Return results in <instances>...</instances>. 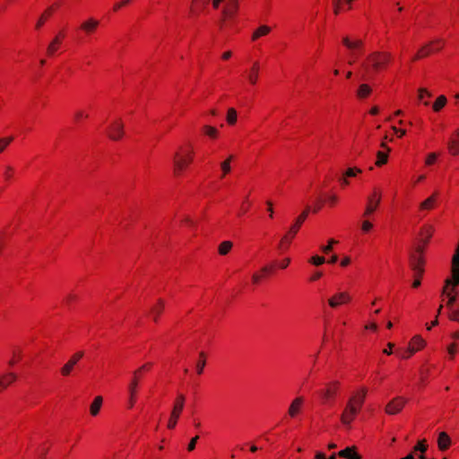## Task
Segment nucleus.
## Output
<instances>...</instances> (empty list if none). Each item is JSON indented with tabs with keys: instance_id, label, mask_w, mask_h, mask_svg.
<instances>
[{
	"instance_id": "30",
	"label": "nucleus",
	"mask_w": 459,
	"mask_h": 459,
	"mask_svg": "<svg viewBox=\"0 0 459 459\" xmlns=\"http://www.w3.org/2000/svg\"><path fill=\"white\" fill-rule=\"evenodd\" d=\"M295 236H292L291 233H290V230L287 232V234H285L281 239V242L279 244V248L280 249H284V248H287L288 245L290 243L291 239L294 238Z\"/></svg>"
},
{
	"instance_id": "11",
	"label": "nucleus",
	"mask_w": 459,
	"mask_h": 459,
	"mask_svg": "<svg viewBox=\"0 0 459 459\" xmlns=\"http://www.w3.org/2000/svg\"><path fill=\"white\" fill-rule=\"evenodd\" d=\"M124 134V125L120 120L113 122L108 128V135L111 140L117 141Z\"/></svg>"
},
{
	"instance_id": "43",
	"label": "nucleus",
	"mask_w": 459,
	"mask_h": 459,
	"mask_svg": "<svg viewBox=\"0 0 459 459\" xmlns=\"http://www.w3.org/2000/svg\"><path fill=\"white\" fill-rule=\"evenodd\" d=\"M13 137L0 138V153L12 143Z\"/></svg>"
},
{
	"instance_id": "18",
	"label": "nucleus",
	"mask_w": 459,
	"mask_h": 459,
	"mask_svg": "<svg viewBox=\"0 0 459 459\" xmlns=\"http://www.w3.org/2000/svg\"><path fill=\"white\" fill-rule=\"evenodd\" d=\"M302 404H303L302 397L295 398L289 407V410H288L289 415L291 418H295L298 415V413L300 411Z\"/></svg>"
},
{
	"instance_id": "46",
	"label": "nucleus",
	"mask_w": 459,
	"mask_h": 459,
	"mask_svg": "<svg viewBox=\"0 0 459 459\" xmlns=\"http://www.w3.org/2000/svg\"><path fill=\"white\" fill-rule=\"evenodd\" d=\"M309 262L312 263L313 264L318 266V265L323 264L325 262V259L323 256L314 255L310 258Z\"/></svg>"
},
{
	"instance_id": "25",
	"label": "nucleus",
	"mask_w": 459,
	"mask_h": 459,
	"mask_svg": "<svg viewBox=\"0 0 459 459\" xmlns=\"http://www.w3.org/2000/svg\"><path fill=\"white\" fill-rule=\"evenodd\" d=\"M437 193H434L432 195H430L425 201L420 203V210H431L435 205V203L437 201Z\"/></svg>"
},
{
	"instance_id": "63",
	"label": "nucleus",
	"mask_w": 459,
	"mask_h": 459,
	"mask_svg": "<svg viewBox=\"0 0 459 459\" xmlns=\"http://www.w3.org/2000/svg\"><path fill=\"white\" fill-rule=\"evenodd\" d=\"M76 299H77L76 295H74V294H69V295L66 297L65 301H66V303H68V304H69L70 302H72L73 300H75Z\"/></svg>"
},
{
	"instance_id": "20",
	"label": "nucleus",
	"mask_w": 459,
	"mask_h": 459,
	"mask_svg": "<svg viewBox=\"0 0 459 459\" xmlns=\"http://www.w3.org/2000/svg\"><path fill=\"white\" fill-rule=\"evenodd\" d=\"M17 376L14 373H7L0 376V392L5 389L9 385L14 382Z\"/></svg>"
},
{
	"instance_id": "10",
	"label": "nucleus",
	"mask_w": 459,
	"mask_h": 459,
	"mask_svg": "<svg viewBox=\"0 0 459 459\" xmlns=\"http://www.w3.org/2000/svg\"><path fill=\"white\" fill-rule=\"evenodd\" d=\"M339 387V382L334 381L327 385L326 388L321 390L319 394L324 403H330L337 393Z\"/></svg>"
},
{
	"instance_id": "23",
	"label": "nucleus",
	"mask_w": 459,
	"mask_h": 459,
	"mask_svg": "<svg viewBox=\"0 0 459 459\" xmlns=\"http://www.w3.org/2000/svg\"><path fill=\"white\" fill-rule=\"evenodd\" d=\"M259 74V64L258 62H255L249 73L247 74V80L251 84H255L257 82Z\"/></svg>"
},
{
	"instance_id": "58",
	"label": "nucleus",
	"mask_w": 459,
	"mask_h": 459,
	"mask_svg": "<svg viewBox=\"0 0 459 459\" xmlns=\"http://www.w3.org/2000/svg\"><path fill=\"white\" fill-rule=\"evenodd\" d=\"M393 347H394V343L389 342V343L387 344V349H385V350L383 351V352H384L385 354H386V355H391V354L393 353V351H392Z\"/></svg>"
},
{
	"instance_id": "36",
	"label": "nucleus",
	"mask_w": 459,
	"mask_h": 459,
	"mask_svg": "<svg viewBox=\"0 0 459 459\" xmlns=\"http://www.w3.org/2000/svg\"><path fill=\"white\" fill-rule=\"evenodd\" d=\"M200 360L196 363V372L201 375L204 372V368L205 367V354L204 352H200Z\"/></svg>"
},
{
	"instance_id": "60",
	"label": "nucleus",
	"mask_w": 459,
	"mask_h": 459,
	"mask_svg": "<svg viewBox=\"0 0 459 459\" xmlns=\"http://www.w3.org/2000/svg\"><path fill=\"white\" fill-rule=\"evenodd\" d=\"M290 258H285L281 264H280V267L281 269H285L288 267V265L290 264Z\"/></svg>"
},
{
	"instance_id": "64",
	"label": "nucleus",
	"mask_w": 459,
	"mask_h": 459,
	"mask_svg": "<svg viewBox=\"0 0 459 459\" xmlns=\"http://www.w3.org/2000/svg\"><path fill=\"white\" fill-rule=\"evenodd\" d=\"M322 277V273L321 272H316V273H314L312 275V277L310 278L311 281H316L318 280L319 278Z\"/></svg>"
},
{
	"instance_id": "19",
	"label": "nucleus",
	"mask_w": 459,
	"mask_h": 459,
	"mask_svg": "<svg viewBox=\"0 0 459 459\" xmlns=\"http://www.w3.org/2000/svg\"><path fill=\"white\" fill-rule=\"evenodd\" d=\"M98 26H99V21H97L93 18H90V19L84 21L81 24V29L82 30H84L86 33L90 34V33L93 32L97 29Z\"/></svg>"
},
{
	"instance_id": "51",
	"label": "nucleus",
	"mask_w": 459,
	"mask_h": 459,
	"mask_svg": "<svg viewBox=\"0 0 459 459\" xmlns=\"http://www.w3.org/2000/svg\"><path fill=\"white\" fill-rule=\"evenodd\" d=\"M198 439H199V436H195L193 438H191V440L187 446V450L189 452H192L195 450Z\"/></svg>"
},
{
	"instance_id": "6",
	"label": "nucleus",
	"mask_w": 459,
	"mask_h": 459,
	"mask_svg": "<svg viewBox=\"0 0 459 459\" xmlns=\"http://www.w3.org/2000/svg\"><path fill=\"white\" fill-rule=\"evenodd\" d=\"M186 397L184 394H179L177 396L176 402L174 403L169 422H168V428L169 429H174L178 423V420L184 409Z\"/></svg>"
},
{
	"instance_id": "50",
	"label": "nucleus",
	"mask_w": 459,
	"mask_h": 459,
	"mask_svg": "<svg viewBox=\"0 0 459 459\" xmlns=\"http://www.w3.org/2000/svg\"><path fill=\"white\" fill-rule=\"evenodd\" d=\"M13 172H14V169L13 167L6 166L5 171L4 173V177L5 180L9 181L12 178Z\"/></svg>"
},
{
	"instance_id": "31",
	"label": "nucleus",
	"mask_w": 459,
	"mask_h": 459,
	"mask_svg": "<svg viewBox=\"0 0 459 459\" xmlns=\"http://www.w3.org/2000/svg\"><path fill=\"white\" fill-rule=\"evenodd\" d=\"M163 308H164V302L161 299H160L158 301V305L156 307H153L152 308L151 312L153 316V320L155 322L157 321L158 316L162 312Z\"/></svg>"
},
{
	"instance_id": "38",
	"label": "nucleus",
	"mask_w": 459,
	"mask_h": 459,
	"mask_svg": "<svg viewBox=\"0 0 459 459\" xmlns=\"http://www.w3.org/2000/svg\"><path fill=\"white\" fill-rule=\"evenodd\" d=\"M417 351V349L414 347V346H411L410 345L408 347L407 350H405L404 351H396V353L402 358V359H408L409 357H411L415 351Z\"/></svg>"
},
{
	"instance_id": "57",
	"label": "nucleus",
	"mask_w": 459,
	"mask_h": 459,
	"mask_svg": "<svg viewBox=\"0 0 459 459\" xmlns=\"http://www.w3.org/2000/svg\"><path fill=\"white\" fill-rule=\"evenodd\" d=\"M431 43L432 44L435 43V44L437 45V48L432 49V51H438V50H440L443 48V45H444V43H443V41L441 39H437V40H435V41H433Z\"/></svg>"
},
{
	"instance_id": "59",
	"label": "nucleus",
	"mask_w": 459,
	"mask_h": 459,
	"mask_svg": "<svg viewBox=\"0 0 459 459\" xmlns=\"http://www.w3.org/2000/svg\"><path fill=\"white\" fill-rule=\"evenodd\" d=\"M261 275L257 274V273H254L252 275V281L254 284H258L261 281Z\"/></svg>"
},
{
	"instance_id": "21",
	"label": "nucleus",
	"mask_w": 459,
	"mask_h": 459,
	"mask_svg": "<svg viewBox=\"0 0 459 459\" xmlns=\"http://www.w3.org/2000/svg\"><path fill=\"white\" fill-rule=\"evenodd\" d=\"M453 275L455 283H459V244L453 256Z\"/></svg>"
},
{
	"instance_id": "56",
	"label": "nucleus",
	"mask_w": 459,
	"mask_h": 459,
	"mask_svg": "<svg viewBox=\"0 0 459 459\" xmlns=\"http://www.w3.org/2000/svg\"><path fill=\"white\" fill-rule=\"evenodd\" d=\"M351 449V447H346L345 449L341 450V451L338 453V455H339V456H341V457H343V458L347 459L348 455L350 454Z\"/></svg>"
},
{
	"instance_id": "14",
	"label": "nucleus",
	"mask_w": 459,
	"mask_h": 459,
	"mask_svg": "<svg viewBox=\"0 0 459 459\" xmlns=\"http://www.w3.org/2000/svg\"><path fill=\"white\" fill-rule=\"evenodd\" d=\"M447 149L450 154L456 156L459 154V128L454 133L447 142Z\"/></svg>"
},
{
	"instance_id": "53",
	"label": "nucleus",
	"mask_w": 459,
	"mask_h": 459,
	"mask_svg": "<svg viewBox=\"0 0 459 459\" xmlns=\"http://www.w3.org/2000/svg\"><path fill=\"white\" fill-rule=\"evenodd\" d=\"M347 459H360V455L355 451L354 447H351Z\"/></svg>"
},
{
	"instance_id": "24",
	"label": "nucleus",
	"mask_w": 459,
	"mask_h": 459,
	"mask_svg": "<svg viewBox=\"0 0 459 459\" xmlns=\"http://www.w3.org/2000/svg\"><path fill=\"white\" fill-rule=\"evenodd\" d=\"M103 399L101 396H96L90 406V412L92 416H97L100 411Z\"/></svg>"
},
{
	"instance_id": "26",
	"label": "nucleus",
	"mask_w": 459,
	"mask_h": 459,
	"mask_svg": "<svg viewBox=\"0 0 459 459\" xmlns=\"http://www.w3.org/2000/svg\"><path fill=\"white\" fill-rule=\"evenodd\" d=\"M271 28L267 25L259 26L252 34V40H256L262 36H265L270 33Z\"/></svg>"
},
{
	"instance_id": "7",
	"label": "nucleus",
	"mask_w": 459,
	"mask_h": 459,
	"mask_svg": "<svg viewBox=\"0 0 459 459\" xmlns=\"http://www.w3.org/2000/svg\"><path fill=\"white\" fill-rule=\"evenodd\" d=\"M193 160V152H188L186 154L176 152L174 156V173L179 175L185 168Z\"/></svg>"
},
{
	"instance_id": "15",
	"label": "nucleus",
	"mask_w": 459,
	"mask_h": 459,
	"mask_svg": "<svg viewBox=\"0 0 459 459\" xmlns=\"http://www.w3.org/2000/svg\"><path fill=\"white\" fill-rule=\"evenodd\" d=\"M64 38L65 34L63 32H59L54 37L47 48V54L48 56H53L57 51L59 46L62 44Z\"/></svg>"
},
{
	"instance_id": "32",
	"label": "nucleus",
	"mask_w": 459,
	"mask_h": 459,
	"mask_svg": "<svg viewBox=\"0 0 459 459\" xmlns=\"http://www.w3.org/2000/svg\"><path fill=\"white\" fill-rule=\"evenodd\" d=\"M432 233H433V228L430 226L425 227L421 230L420 235H421L422 241L424 242V244L428 243L429 239L432 236Z\"/></svg>"
},
{
	"instance_id": "34",
	"label": "nucleus",
	"mask_w": 459,
	"mask_h": 459,
	"mask_svg": "<svg viewBox=\"0 0 459 459\" xmlns=\"http://www.w3.org/2000/svg\"><path fill=\"white\" fill-rule=\"evenodd\" d=\"M233 156L230 155L226 160L222 161L221 163V168L222 170V177L230 173L231 167H230V161L232 160Z\"/></svg>"
},
{
	"instance_id": "5",
	"label": "nucleus",
	"mask_w": 459,
	"mask_h": 459,
	"mask_svg": "<svg viewBox=\"0 0 459 459\" xmlns=\"http://www.w3.org/2000/svg\"><path fill=\"white\" fill-rule=\"evenodd\" d=\"M451 273H453V267L451 268ZM458 285L459 283H455L453 274L451 279L446 280L443 293L448 297L447 307L449 309L458 307V304L455 303L457 293L455 291V287Z\"/></svg>"
},
{
	"instance_id": "40",
	"label": "nucleus",
	"mask_w": 459,
	"mask_h": 459,
	"mask_svg": "<svg viewBox=\"0 0 459 459\" xmlns=\"http://www.w3.org/2000/svg\"><path fill=\"white\" fill-rule=\"evenodd\" d=\"M377 160L376 162L377 166H382L387 162V153L383 152H377Z\"/></svg>"
},
{
	"instance_id": "8",
	"label": "nucleus",
	"mask_w": 459,
	"mask_h": 459,
	"mask_svg": "<svg viewBox=\"0 0 459 459\" xmlns=\"http://www.w3.org/2000/svg\"><path fill=\"white\" fill-rule=\"evenodd\" d=\"M84 356V352L82 351H79L74 353L67 362L60 368V373L63 377H68L73 372L74 367L79 363V361Z\"/></svg>"
},
{
	"instance_id": "17",
	"label": "nucleus",
	"mask_w": 459,
	"mask_h": 459,
	"mask_svg": "<svg viewBox=\"0 0 459 459\" xmlns=\"http://www.w3.org/2000/svg\"><path fill=\"white\" fill-rule=\"evenodd\" d=\"M422 258L419 255H413L411 257V267L415 272V277H420L423 273Z\"/></svg>"
},
{
	"instance_id": "9",
	"label": "nucleus",
	"mask_w": 459,
	"mask_h": 459,
	"mask_svg": "<svg viewBox=\"0 0 459 459\" xmlns=\"http://www.w3.org/2000/svg\"><path fill=\"white\" fill-rule=\"evenodd\" d=\"M226 4L222 9L221 24L227 20L231 19L238 12V0H225Z\"/></svg>"
},
{
	"instance_id": "61",
	"label": "nucleus",
	"mask_w": 459,
	"mask_h": 459,
	"mask_svg": "<svg viewBox=\"0 0 459 459\" xmlns=\"http://www.w3.org/2000/svg\"><path fill=\"white\" fill-rule=\"evenodd\" d=\"M82 117H87V115L83 113V111L82 110H78L76 113H75V118L76 120H79Z\"/></svg>"
},
{
	"instance_id": "4",
	"label": "nucleus",
	"mask_w": 459,
	"mask_h": 459,
	"mask_svg": "<svg viewBox=\"0 0 459 459\" xmlns=\"http://www.w3.org/2000/svg\"><path fill=\"white\" fill-rule=\"evenodd\" d=\"M382 198V194L377 188H374L372 193L367 197V204L363 212V217H370L378 208Z\"/></svg>"
},
{
	"instance_id": "33",
	"label": "nucleus",
	"mask_w": 459,
	"mask_h": 459,
	"mask_svg": "<svg viewBox=\"0 0 459 459\" xmlns=\"http://www.w3.org/2000/svg\"><path fill=\"white\" fill-rule=\"evenodd\" d=\"M53 12V8L52 7H49L46 10V12L39 17V19L38 20L37 23H36V29L39 30L42 27V25L45 23L46 22V19L48 16L51 15Z\"/></svg>"
},
{
	"instance_id": "44",
	"label": "nucleus",
	"mask_w": 459,
	"mask_h": 459,
	"mask_svg": "<svg viewBox=\"0 0 459 459\" xmlns=\"http://www.w3.org/2000/svg\"><path fill=\"white\" fill-rule=\"evenodd\" d=\"M425 344V342L424 340H422L419 335H416L413 337L412 339V343L411 344V346H414L416 345L417 347H415L417 350L422 348Z\"/></svg>"
},
{
	"instance_id": "12",
	"label": "nucleus",
	"mask_w": 459,
	"mask_h": 459,
	"mask_svg": "<svg viewBox=\"0 0 459 459\" xmlns=\"http://www.w3.org/2000/svg\"><path fill=\"white\" fill-rule=\"evenodd\" d=\"M405 403L406 400L404 398L396 397L387 403L385 412L390 415L397 414L403 410Z\"/></svg>"
},
{
	"instance_id": "39",
	"label": "nucleus",
	"mask_w": 459,
	"mask_h": 459,
	"mask_svg": "<svg viewBox=\"0 0 459 459\" xmlns=\"http://www.w3.org/2000/svg\"><path fill=\"white\" fill-rule=\"evenodd\" d=\"M227 121L230 125H234L237 121V111L233 108L228 110Z\"/></svg>"
},
{
	"instance_id": "16",
	"label": "nucleus",
	"mask_w": 459,
	"mask_h": 459,
	"mask_svg": "<svg viewBox=\"0 0 459 459\" xmlns=\"http://www.w3.org/2000/svg\"><path fill=\"white\" fill-rule=\"evenodd\" d=\"M309 212H310V207L307 206L306 209L303 211V212L296 219L293 225L290 228V233H291L292 236H295L297 234L300 226L307 219Z\"/></svg>"
},
{
	"instance_id": "3",
	"label": "nucleus",
	"mask_w": 459,
	"mask_h": 459,
	"mask_svg": "<svg viewBox=\"0 0 459 459\" xmlns=\"http://www.w3.org/2000/svg\"><path fill=\"white\" fill-rule=\"evenodd\" d=\"M151 367H152L151 363H146L133 372V377L128 385V394H129L128 405H129V408H132L134 405L138 384L140 382L143 372L149 370L151 368Z\"/></svg>"
},
{
	"instance_id": "54",
	"label": "nucleus",
	"mask_w": 459,
	"mask_h": 459,
	"mask_svg": "<svg viewBox=\"0 0 459 459\" xmlns=\"http://www.w3.org/2000/svg\"><path fill=\"white\" fill-rule=\"evenodd\" d=\"M342 2H344V0H333V6H334L333 12L335 14H338L340 13Z\"/></svg>"
},
{
	"instance_id": "29",
	"label": "nucleus",
	"mask_w": 459,
	"mask_h": 459,
	"mask_svg": "<svg viewBox=\"0 0 459 459\" xmlns=\"http://www.w3.org/2000/svg\"><path fill=\"white\" fill-rule=\"evenodd\" d=\"M232 242L229 240L221 242L218 248L219 254L221 255H227L232 248Z\"/></svg>"
},
{
	"instance_id": "22",
	"label": "nucleus",
	"mask_w": 459,
	"mask_h": 459,
	"mask_svg": "<svg viewBox=\"0 0 459 459\" xmlns=\"http://www.w3.org/2000/svg\"><path fill=\"white\" fill-rule=\"evenodd\" d=\"M450 437L446 432H440L437 438V446L441 451L446 450L450 446Z\"/></svg>"
},
{
	"instance_id": "2",
	"label": "nucleus",
	"mask_w": 459,
	"mask_h": 459,
	"mask_svg": "<svg viewBox=\"0 0 459 459\" xmlns=\"http://www.w3.org/2000/svg\"><path fill=\"white\" fill-rule=\"evenodd\" d=\"M390 60L391 55L389 53L376 51L368 56V64L362 63L361 66L366 72L372 70V72L377 73L384 69Z\"/></svg>"
},
{
	"instance_id": "37",
	"label": "nucleus",
	"mask_w": 459,
	"mask_h": 459,
	"mask_svg": "<svg viewBox=\"0 0 459 459\" xmlns=\"http://www.w3.org/2000/svg\"><path fill=\"white\" fill-rule=\"evenodd\" d=\"M371 92V89L368 84H361L358 90V97L365 98Z\"/></svg>"
},
{
	"instance_id": "55",
	"label": "nucleus",
	"mask_w": 459,
	"mask_h": 459,
	"mask_svg": "<svg viewBox=\"0 0 459 459\" xmlns=\"http://www.w3.org/2000/svg\"><path fill=\"white\" fill-rule=\"evenodd\" d=\"M425 96L430 97V93L426 89H420L419 90V100H422Z\"/></svg>"
},
{
	"instance_id": "45",
	"label": "nucleus",
	"mask_w": 459,
	"mask_h": 459,
	"mask_svg": "<svg viewBox=\"0 0 459 459\" xmlns=\"http://www.w3.org/2000/svg\"><path fill=\"white\" fill-rule=\"evenodd\" d=\"M431 45L432 43L427 44L426 46L422 47L418 53L421 55L422 57L429 56L432 51V48H430Z\"/></svg>"
},
{
	"instance_id": "62",
	"label": "nucleus",
	"mask_w": 459,
	"mask_h": 459,
	"mask_svg": "<svg viewBox=\"0 0 459 459\" xmlns=\"http://www.w3.org/2000/svg\"><path fill=\"white\" fill-rule=\"evenodd\" d=\"M447 351H448L449 354L453 356L455 353V351H456L455 344L452 343L451 345H449L448 348H447Z\"/></svg>"
},
{
	"instance_id": "1",
	"label": "nucleus",
	"mask_w": 459,
	"mask_h": 459,
	"mask_svg": "<svg viewBox=\"0 0 459 459\" xmlns=\"http://www.w3.org/2000/svg\"><path fill=\"white\" fill-rule=\"evenodd\" d=\"M366 394H367V388L362 387L360 389L359 394L353 395L349 399V401L344 408V411L341 415V420H342V424H344L346 426L351 425V423L353 421L356 415L361 409V407L364 403V401H365Z\"/></svg>"
},
{
	"instance_id": "13",
	"label": "nucleus",
	"mask_w": 459,
	"mask_h": 459,
	"mask_svg": "<svg viewBox=\"0 0 459 459\" xmlns=\"http://www.w3.org/2000/svg\"><path fill=\"white\" fill-rule=\"evenodd\" d=\"M351 300V297L346 292H340L333 296L328 300V304L331 307H337L342 304H345Z\"/></svg>"
},
{
	"instance_id": "47",
	"label": "nucleus",
	"mask_w": 459,
	"mask_h": 459,
	"mask_svg": "<svg viewBox=\"0 0 459 459\" xmlns=\"http://www.w3.org/2000/svg\"><path fill=\"white\" fill-rule=\"evenodd\" d=\"M372 228H373V224L368 220H365L362 221L361 230L363 232L368 233L372 230Z\"/></svg>"
},
{
	"instance_id": "41",
	"label": "nucleus",
	"mask_w": 459,
	"mask_h": 459,
	"mask_svg": "<svg viewBox=\"0 0 459 459\" xmlns=\"http://www.w3.org/2000/svg\"><path fill=\"white\" fill-rule=\"evenodd\" d=\"M449 318L453 321L459 322V303L458 307L449 309Z\"/></svg>"
},
{
	"instance_id": "48",
	"label": "nucleus",
	"mask_w": 459,
	"mask_h": 459,
	"mask_svg": "<svg viewBox=\"0 0 459 459\" xmlns=\"http://www.w3.org/2000/svg\"><path fill=\"white\" fill-rule=\"evenodd\" d=\"M336 243H337V241H336V240H334V239H330V240L328 241V245H327V246H322V247H321V250H322V252H324L325 254L329 253V252L333 249V244H336Z\"/></svg>"
},
{
	"instance_id": "35",
	"label": "nucleus",
	"mask_w": 459,
	"mask_h": 459,
	"mask_svg": "<svg viewBox=\"0 0 459 459\" xmlns=\"http://www.w3.org/2000/svg\"><path fill=\"white\" fill-rule=\"evenodd\" d=\"M446 103V98L444 95L439 96L433 104V109L439 111Z\"/></svg>"
},
{
	"instance_id": "42",
	"label": "nucleus",
	"mask_w": 459,
	"mask_h": 459,
	"mask_svg": "<svg viewBox=\"0 0 459 459\" xmlns=\"http://www.w3.org/2000/svg\"><path fill=\"white\" fill-rule=\"evenodd\" d=\"M204 133L212 137V138H216L217 137V134H218V131L216 128L212 127V126H205L204 127Z\"/></svg>"
},
{
	"instance_id": "27",
	"label": "nucleus",
	"mask_w": 459,
	"mask_h": 459,
	"mask_svg": "<svg viewBox=\"0 0 459 459\" xmlns=\"http://www.w3.org/2000/svg\"><path fill=\"white\" fill-rule=\"evenodd\" d=\"M342 43L345 47H347L351 50L359 48L363 45L362 40L359 39V40L351 41L348 37H344L342 39Z\"/></svg>"
},
{
	"instance_id": "28",
	"label": "nucleus",
	"mask_w": 459,
	"mask_h": 459,
	"mask_svg": "<svg viewBox=\"0 0 459 459\" xmlns=\"http://www.w3.org/2000/svg\"><path fill=\"white\" fill-rule=\"evenodd\" d=\"M427 449H428V445L426 444V440L423 439V440L418 442V444L413 447V449L411 453H413L415 455V456L417 457L418 455H425Z\"/></svg>"
},
{
	"instance_id": "49",
	"label": "nucleus",
	"mask_w": 459,
	"mask_h": 459,
	"mask_svg": "<svg viewBox=\"0 0 459 459\" xmlns=\"http://www.w3.org/2000/svg\"><path fill=\"white\" fill-rule=\"evenodd\" d=\"M358 173H361V169L358 168H350L344 173L345 177H355Z\"/></svg>"
},
{
	"instance_id": "52",
	"label": "nucleus",
	"mask_w": 459,
	"mask_h": 459,
	"mask_svg": "<svg viewBox=\"0 0 459 459\" xmlns=\"http://www.w3.org/2000/svg\"><path fill=\"white\" fill-rule=\"evenodd\" d=\"M437 158V153H435V152L429 153L426 159V164L428 166L432 165L436 161Z\"/></svg>"
}]
</instances>
